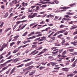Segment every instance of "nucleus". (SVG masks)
<instances>
[{
    "label": "nucleus",
    "instance_id": "obj_26",
    "mask_svg": "<svg viewBox=\"0 0 77 77\" xmlns=\"http://www.w3.org/2000/svg\"><path fill=\"white\" fill-rule=\"evenodd\" d=\"M45 67H42V66H41L40 67H39V69L40 70H42V69L45 68Z\"/></svg>",
    "mask_w": 77,
    "mask_h": 77
},
{
    "label": "nucleus",
    "instance_id": "obj_62",
    "mask_svg": "<svg viewBox=\"0 0 77 77\" xmlns=\"http://www.w3.org/2000/svg\"><path fill=\"white\" fill-rule=\"evenodd\" d=\"M12 10H13V8H12L9 10V12H11Z\"/></svg>",
    "mask_w": 77,
    "mask_h": 77
},
{
    "label": "nucleus",
    "instance_id": "obj_15",
    "mask_svg": "<svg viewBox=\"0 0 77 77\" xmlns=\"http://www.w3.org/2000/svg\"><path fill=\"white\" fill-rule=\"evenodd\" d=\"M47 50V49L45 48L43 50V51H41V53H45L46 51Z\"/></svg>",
    "mask_w": 77,
    "mask_h": 77
},
{
    "label": "nucleus",
    "instance_id": "obj_12",
    "mask_svg": "<svg viewBox=\"0 0 77 77\" xmlns=\"http://www.w3.org/2000/svg\"><path fill=\"white\" fill-rule=\"evenodd\" d=\"M65 40H62V41L61 42V45H65Z\"/></svg>",
    "mask_w": 77,
    "mask_h": 77
},
{
    "label": "nucleus",
    "instance_id": "obj_20",
    "mask_svg": "<svg viewBox=\"0 0 77 77\" xmlns=\"http://www.w3.org/2000/svg\"><path fill=\"white\" fill-rule=\"evenodd\" d=\"M11 28H8L7 29H6L5 30V32H8V31H9V30H11Z\"/></svg>",
    "mask_w": 77,
    "mask_h": 77
},
{
    "label": "nucleus",
    "instance_id": "obj_49",
    "mask_svg": "<svg viewBox=\"0 0 77 77\" xmlns=\"http://www.w3.org/2000/svg\"><path fill=\"white\" fill-rule=\"evenodd\" d=\"M54 2L56 4H58L59 3V1H54Z\"/></svg>",
    "mask_w": 77,
    "mask_h": 77
},
{
    "label": "nucleus",
    "instance_id": "obj_28",
    "mask_svg": "<svg viewBox=\"0 0 77 77\" xmlns=\"http://www.w3.org/2000/svg\"><path fill=\"white\" fill-rule=\"evenodd\" d=\"M8 68V66H6L5 67H4L2 69V71H5V69H6Z\"/></svg>",
    "mask_w": 77,
    "mask_h": 77
},
{
    "label": "nucleus",
    "instance_id": "obj_58",
    "mask_svg": "<svg viewBox=\"0 0 77 77\" xmlns=\"http://www.w3.org/2000/svg\"><path fill=\"white\" fill-rule=\"evenodd\" d=\"M19 36H20L19 35H16L15 37H14V38H16V39H17V38H18Z\"/></svg>",
    "mask_w": 77,
    "mask_h": 77
},
{
    "label": "nucleus",
    "instance_id": "obj_11",
    "mask_svg": "<svg viewBox=\"0 0 77 77\" xmlns=\"http://www.w3.org/2000/svg\"><path fill=\"white\" fill-rule=\"evenodd\" d=\"M66 51H65L64 52H63V53L62 54V56H61V57H66V56H65L64 55V54H66Z\"/></svg>",
    "mask_w": 77,
    "mask_h": 77
},
{
    "label": "nucleus",
    "instance_id": "obj_18",
    "mask_svg": "<svg viewBox=\"0 0 77 77\" xmlns=\"http://www.w3.org/2000/svg\"><path fill=\"white\" fill-rule=\"evenodd\" d=\"M48 59H51L52 60H51V59H53V57L52 56H49L48 57Z\"/></svg>",
    "mask_w": 77,
    "mask_h": 77
},
{
    "label": "nucleus",
    "instance_id": "obj_10",
    "mask_svg": "<svg viewBox=\"0 0 77 77\" xmlns=\"http://www.w3.org/2000/svg\"><path fill=\"white\" fill-rule=\"evenodd\" d=\"M13 60L14 61V63H16V62H18V61L19 60V58H16L15 59H14Z\"/></svg>",
    "mask_w": 77,
    "mask_h": 77
},
{
    "label": "nucleus",
    "instance_id": "obj_46",
    "mask_svg": "<svg viewBox=\"0 0 77 77\" xmlns=\"http://www.w3.org/2000/svg\"><path fill=\"white\" fill-rule=\"evenodd\" d=\"M68 8H69V7H62V9H68Z\"/></svg>",
    "mask_w": 77,
    "mask_h": 77
},
{
    "label": "nucleus",
    "instance_id": "obj_34",
    "mask_svg": "<svg viewBox=\"0 0 77 77\" xmlns=\"http://www.w3.org/2000/svg\"><path fill=\"white\" fill-rule=\"evenodd\" d=\"M8 15H9V14L8 13H7L4 15V18H6V17L8 16Z\"/></svg>",
    "mask_w": 77,
    "mask_h": 77
},
{
    "label": "nucleus",
    "instance_id": "obj_47",
    "mask_svg": "<svg viewBox=\"0 0 77 77\" xmlns=\"http://www.w3.org/2000/svg\"><path fill=\"white\" fill-rule=\"evenodd\" d=\"M3 24H4V23L2 22L1 25H0V27H3Z\"/></svg>",
    "mask_w": 77,
    "mask_h": 77
},
{
    "label": "nucleus",
    "instance_id": "obj_42",
    "mask_svg": "<svg viewBox=\"0 0 77 77\" xmlns=\"http://www.w3.org/2000/svg\"><path fill=\"white\" fill-rule=\"evenodd\" d=\"M62 36H63V35L60 34L57 36V38H61Z\"/></svg>",
    "mask_w": 77,
    "mask_h": 77
},
{
    "label": "nucleus",
    "instance_id": "obj_60",
    "mask_svg": "<svg viewBox=\"0 0 77 77\" xmlns=\"http://www.w3.org/2000/svg\"><path fill=\"white\" fill-rule=\"evenodd\" d=\"M73 23H74V22L73 21H72L71 22L69 23V24H73Z\"/></svg>",
    "mask_w": 77,
    "mask_h": 77
},
{
    "label": "nucleus",
    "instance_id": "obj_41",
    "mask_svg": "<svg viewBox=\"0 0 77 77\" xmlns=\"http://www.w3.org/2000/svg\"><path fill=\"white\" fill-rule=\"evenodd\" d=\"M11 54V52H9L7 55L5 56L6 57H8Z\"/></svg>",
    "mask_w": 77,
    "mask_h": 77
},
{
    "label": "nucleus",
    "instance_id": "obj_36",
    "mask_svg": "<svg viewBox=\"0 0 77 77\" xmlns=\"http://www.w3.org/2000/svg\"><path fill=\"white\" fill-rule=\"evenodd\" d=\"M27 25V24H25L23 25V26H22L21 28V29L22 30H23V29H24V27H25V26Z\"/></svg>",
    "mask_w": 77,
    "mask_h": 77
},
{
    "label": "nucleus",
    "instance_id": "obj_16",
    "mask_svg": "<svg viewBox=\"0 0 77 77\" xmlns=\"http://www.w3.org/2000/svg\"><path fill=\"white\" fill-rule=\"evenodd\" d=\"M4 48V46H2L1 48L0 49V51H2V50H3Z\"/></svg>",
    "mask_w": 77,
    "mask_h": 77
},
{
    "label": "nucleus",
    "instance_id": "obj_50",
    "mask_svg": "<svg viewBox=\"0 0 77 77\" xmlns=\"http://www.w3.org/2000/svg\"><path fill=\"white\" fill-rule=\"evenodd\" d=\"M29 45V44H28L26 45H24L23 46V48H24L25 47H26V46H27V45Z\"/></svg>",
    "mask_w": 77,
    "mask_h": 77
},
{
    "label": "nucleus",
    "instance_id": "obj_52",
    "mask_svg": "<svg viewBox=\"0 0 77 77\" xmlns=\"http://www.w3.org/2000/svg\"><path fill=\"white\" fill-rule=\"evenodd\" d=\"M1 8L2 9H5V6L4 5L1 6Z\"/></svg>",
    "mask_w": 77,
    "mask_h": 77
},
{
    "label": "nucleus",
    "instance_id": "obj_55",
    "mask_svg": "<svg viewBox=\"0 0 77 77\" xmlns=\"http://www.w3.org/2000/svg\"><path fill=\"white\" fill-rule=\"evenodd\" d=\"M13 56L12 55L10 56L7 58V59H11L12 57H13Z\"/></svg>",
    "mask_w": 77,
    "mask_h": 77
},
{
    "label": "nucleus",
    "instance_id": "obj_23",
    "mask_svg": "<svg viewBox=\"0 0 77 77\" xmlns=\"http://www.w3.org/2000/svg\"><path fill=\"white\" fill-rule=\"evenodd\" d=\"M77 26H75L74 27L70 28L71 30H72V29H76L77 28Z\"/></svg>",
    "mask_w": 77,
    "mask_h": 77
},
{
    "label": "nucleus",
    "instance_id": "obj_56",
    "mask_svg": "<svg viewBox=\"0 0 77 77\" xmlns=\"http://www.w3.org/2000/svg\"><path fill=\"white\" fill-rule=\"evenodd\" d=\"M21 41H18L17 42V45H19V44L20 43H21Z\"/></svg>",
    "mask_w": 77,
    "mask_h": 77
},
{
    "label": "nucleus",
    "instance_id": "obj_2",
    "mask_svg": "<svg viewBox=\"0 0 77 77\" xmlns=\"http://www.w3.org/2000/svg\"><path fill=\"white\" fill-rule=\"evenodd\" d=\"M6 63L2 64L0 65V69H1V68H2L3 67H4V66H6Z\"/></svg>",
    "mask_w": 77,
    "mask_h": 77
},
{
    "label": "nucleus",
    "instance_id": "obj_45",
    "mask_svg": "<svg viewBox=\"0 0 77 77\" xmlns=\"http://www.w3.org/2000/svg\"><path fill=\"white\" fill-rule=\"evenodd\" d=\"M5 60L4 59H2V60H1L0 61V63H3V62H4V61H5Z\"/></svg>",
    "mask_w": 77,
    "mask_h": 77
},
{
    "label": "nucleus",
    "instance_id": "obj_4",
    "mask_svg": "<svg viewBox=\"0 0 77 77\" xmlns=\"http://www.w3.org/2000/svg\"><path fill=\"white\" fill-rule=\"evenodd\" d=\"M16 69V68L14 67L11 71L10 72V74H12V73H13L15 71V70Z\"/></svg>",
    "mask_w": 77,
    "mask_h": 77
},
{
    "label": "nucleus",
    "instance_id": "obj_59",
    "mask_svg": "<svg viewBox=\"0 0 77 77\" xmlns=\"http://www.w3.org/2000/svg\"><path fill=\"white\" fill-rule=\"evenodd\" d=\"M12 2H10L9 3V5L11 6H12L13 5V4L12 3Z\"/></svg>",
    "mask_w": 77,
    "mask_h": 77
},
{
    "label": "nucleus",
    "instance_id": "obj_7",
    "mask_svg": "<svg viewBox=\"0 0 77 77\" xmlns=\"http://www.w3.org/2000/svg\"><path fill=\"white\" fill-rule=\"evenodd\" d=\"M75 59V57H74L71 60H69L68 62H73L74 61V60Z\"/></svg>",
    "mask_w": 77,
    "mask_h": 77
},
{
    "label": "nucleus",
    "instance_id": "obj_22",
    "mask_svg": "<svg viewBox=\"0 0 77 77\" xmlns=\"http://www.w3.org/2000/svg\"><path fill=\"white\" fill-rule=\"evenodd\" d=\"M28 12H32V8H29Z\"/></svg>",
    "mask_w": 77,
    "mask_h": 77
},
{
    "label": "nucleus",
    "instance_id": "obj_43",
    "mask_svg": "<svg viewBox=\"0 0 77 77\" xmlns=\"http://www.w3.org/2000/svg\"><path fill=\"white\" fill-rule=\"evenodd\" d=\"M41 38L40 37H39V38H36L34 40L35 41H38L39 39H40V38Z\"/></svg>",
    "mask_w": 77,
    "mask_h": 77
},
{
    "label": "nucleus",
    "instance_id": "obj_8",
    "mask_svg": "<svg viewBox=\"0 0 77 77\" xmlns=\"http://www.w3.org/2000/svg\"><path fill=\"white\" fill-rule=\"evenodd\" d=\"M54 45L55 46H60V45H61L59 44V42H56V43L54 44Z\"/></svg>",
    "mask_w": 77,
    "mask_h": 77
},
{
    "label": "nucleus",
    "instance_id": "obj_1",
    "mask_svg": "<svg viewBox=\"0 0 77 77\" xmlns=\"http://www.w3.org/2000/svg\"><path fill=\"white\" fill-rule=\"evenodd\" d=\"M38 15V13H34L33 15L30 16V18H34V17H35L36 16H37Z\"/></svg>",
    "mask_w": 77,
    "mask_h": 77
},
{
    "label": "nucleus",
    "instance_id": "obj_61",
    "mask_svg": "<svg viewBox=\"0 0 77 77\" xmlns=\"http://www.w3.org/2000/svg\"><path fill=\"white\" fill-rule=\"evenodd\" d=\"M13 16V13H12L10 14L9 17L11 18L12 16Z\"/></svg>",
    "mask_w": 77,
    "mask_h": 77
},
{
    "label": "nucleus",
    "instance_id": "obj_39",
    "mask_svg": "<svg viewBox=\"0 0 77 77\" xmlns=\"http://www.w3.org/2000/svg\"><path fill=\"white\" fill-rule=\"evenodd\" d=\"M73 76V75L70 74V75H67V77H72Z\"/></svg>",
    "mask_w": 77,
    "mask_h": 77
},
{
    "label": "nucleus",
    "instance_id": "obj_27",
    "mask_svg": "<svg viewBox=\"0 0 77 77\" xmlns=\"http://www.w3.org/2000/svg\"><path fill=\"white\" fill-rule=\"evenodd\" d=\"M39 9V7L38 6L36 7V9L35 10V11H37Z\"/></svg>",
    "mask_w": 77,
    "mask_h": 77
},
{
    "label": "nucleus",
    "instance_id": "obj_24",
    "mask_svg": "<svg viewBox=\"0 0 77 77\" xmlns=\"http://www.w3.org/2000/svg\"><path fill=\"white\" fill-rule=\"evenodd\" d=\"M37 47V45H32V48H35Z\"/></svg>",
    "mask_w": 77,
    "mask_h": 77
},
{
    "label": "nucleus",
    "instance_id": "obj_30",
    "mask_svg": "<svg viewBox=\"0 0 77 77\" xmlns=\"http://www.w3.org/2000/svg\"><path fill=\"white\" fill-rule=\"evenodd\" d=\"M18 51V50H17L15 49V50H14L13 53H14V54L16 53H17V52Z\"/></svg>",
    "mask_w": 77,
    "mask_h": 77
},
{
    "label": "nucleus",
    "instance_id": "obj_13",
    "mask_svg": "<svg viewBox=\"0 0 77 77\" xmlns=\"http://www.w3.org/2000/svg\"><path fill=\"white\" fill-rule=\"evenodd\" d=\"M50 63L53 66H54V65H56L57 64V63H52V62H51Z\"/></svg>",
    "mask_w": 77,
    "mask_h": 77
},
{
    "label": "nucleus",
    "instance_id": "obj_21",
    "mask_svg": "<svg viewBox=\"0 0 77 77\" xmlns=\"http://www.w3.org/2000/svg\"><path fill=\"white\" fill-rule=\"evenodd\" d=\"M27 32H26L25 33L22 35V36H26V35H27Z\"/></svg>",
    "mask_w": 77,
    "mask_h": 77
},
{
    "label": "nucleus",
    "instance_id": "obj_51",
    "mask_svg": "<svg viewBox=\"0 0 77 77\" xmlns=\"http://www.w3.org/2000/svg\"><path fill=\"white\" fill-rule=\"evenodd\" d=\"M22 6L23 7H25V3L24 2H23L22 3Z\"/></svg>",
    "mask_w": 77,
    "mask_h": 77
},
{
    "label": "nucleus",
    "instance_id": "obj_37",
    "mask_svg": "<svg viewBox=\"0 0 77 77\" xmlns=\"http://www.w3.org/2000/svg\"><path fill=\"white\" fill-rule=\"evenodd\" d=\"M14 44H15V42H13L12 43H11L10 44V46L12 47L14 45Z\"/></svg>",
    "mask_w": 77,
    "mask_h": 77
},
{
    "label": "nucleus",
    "instance_id": "obj_64",
    "mask_svg": "<svg viewBox=\"0 0 77 77\" xmlns=\"http://www.w3.org/2000/svg\"><path fill=\"white\" fill-rule=\"evenodd\" d=\"M74 56H76L77 55V52H75L74 54H73Z\"/></svg>",
    "mask_w": 77,
    "mask_h": 77
},
{
    "label": "nucleus",
    "instance_id": "obj_40",
    "mask_svg": "<svg viewBox=\"0 0 77 77\" xmlns=\"http://www.w3.org/2000/svg\"><path fill=\"white\" fill-rule=\"evenodd\" d=\"M2 46H3L4 47V48H5V47H7V45H5V44L4 43L2 45Z\"/></svg>",
    "mask_w": 77,
    "mask_h": 77
},
{
    "label": "nucleus",
    "instance_id": "obj_14",
    "mask_svg": "<svg viewBox=\"0 0 77 77\" xmlns=\"http://www.w3.org/2000/svg\"><path fill=\"white\" fill-rule=\"evenodd\" d=\"M66 30H61L60 31H58V33H64L65 32Z\"/></svg>",
    "mask_w": 77,
    "mask_h": 77
},
{
    "label": "nucleus",
    "instance_id": "obj_48",
    "mask_svg": "<svg viewBox=\"0 0 77 77\" xmlns=\"http://www.w3.org/2000/svg\"><path fill=\"white\" fill-rule=\"evenodd\" d=\"M41 3L42 4H46V2H43V1H41Z\"/></svg>",
    "mask_w": 77,
    "mask_h": 77
},
{
    "label": "nucleus",
    "instance_id": "obj_57",
    "mask_svg": "<svg viewBox=\"0 0 77 77\" xmlns=\"http://www.w3.org/2000/svg\"><path fill=\"white\" fill-rule=\"evenodd\" d=\"M47 63V62H46V63H42V64L43 65H44L45 66V65H46V64Z\"/></svg>",
    "mask_w": 77,
    "mask_h": 77
},
{
    "label": "nucleus",
    "instance_id": "obj_31",
    "mask_svg": "<svg viewBox=\"0 0 77 77\" xmlns=\"http://www.w3.org/2000/svg\"><path fill=\"white\" fill-rule=\"evenodd\" d=\"M75 64H76V63H75V62H74V63H73L72 65V66H75Z\"/></svg>",
    "mask_w": 77,
    "mask_h": 77
},
{
    "label": "nucleus",
    "instance_id": "obj_9",
    "mask_svg": "<svg viewBox=\"0 0 77 77\" xmlns=\"http://www.w3.org/2000/svg\"><path fill=\"white\" fill-rule=\"evenodd\" d=\"M62 70L64 71H68V69L67 68H63L62 69Z\"/></svg>",
    "mask_w": 77,
    "mask_h": 77
},
{
    "label": "nucleus",
    "instance_id": "obj_25",
    "mask_svg": "<svg viewBox=\"0 0 77 77\" xmlns=\"http://www.w3.org/2000/svg\"><path fill=\"white\" fill-rule=\"evenodd\" d=\"M64 17H66V18H71V17H69V15H64Z\"/></svg>",
    "mask_w": 77,
    "mask_h": 77
},
{
    "label": "nucleus",
    "instance_id": "obj_19",
    "mask_svg": "<svg viewBox=\"0 0 77 77\" xmlns=\"http://www.w3.org/2000/svg\"><path fill=\"white\" fill-rule=\"evenodd\" d=\"M30 60H31V59H30L25 60H23V62H28V61Z\"/></svg>",
    "mask_w": 77,
    "mask_h": 77
},
{
    "label": "nucleus",
    "instance_id": "obj_53",
    "mask_svg": "<svg viewBox=\"0 0 77 77\" xmlns=\"http://www.w3.org/2000/svg\"><path fill=\"white\" fill-rule=\"evenodd\" d=\"M42 36V34H38L36 35L37 37H38V36Z\"/></svg>",
    "mask_w": 77,
    "mask_h": 77
},
{
    "label": "nucleus",
    "instance_id": "obj_6",
    "mask_svg": "<svg viewBox=\"0 0 77 77\" xmlns=\"http://www.w3.org/2000/svg\"><path fill=\"white\" fill-rule=\"evenodd\" d=\"M12 3L13 4H17L18 2H17V0H14L12 1Z\"/></svg>",
    "mask_w": 77,
    "mask_h": 77
},
{
    "label": "nucleus",
    "instance_id": "obj_5",
    "mask_svg": "<svg viewBox=\"0 0 77 77\" xmlns=\"http://www.w3.org/2000/svg\"><path fill=\"white\" fill-rule=\"evenodd\" d=\"M32 64V63L31 62L29 63H27V64H26L25 65V66H30V65H31Z\"/></svg>",
    "mask_w": 77,
    "mask_h": 77
},
{
    "label": "nucleus",
    "instance_id": "obj_29",
    "mask_svg": "<svg viewBox=\"0 0 77 77\" xmlns=\"http://www.w3.org/2000/svg\"><path fill=\"white\" fill-rule=\"evenodd\" d=\"M63 27H64V25H61L60 26V29L63 28Z\"/></svg>",
    "mask_w": 77,
    "mask_h": 77
},
{
    "label": "nucleus",
    "instance_id": "obj_63",
    "mask_svg": "<svg viewBox=\"0 0 77 77\" xmlns=\"http://www.w3.org/2000/svg\"><path fill=\"white\" fill-rule=\"evenodd\" d=\"M76 34H77V31L73 33V35H75Z\"/></svg>",
    "mask_w": 77,
    "mask_h": 77
},
{
    "label": "nucleus",
    "instance_id": "obj_54",
    "mask_svg": "<svg viewBox=\"0 0 77 77\" xmlns=\"http://www.w3.org/2000/svg\"><path fill=\"white\" fill-rule=\"evenodd\" d=\"M21 21H18L17 22H16V24H20V23H21Z\"/></svg>",
    "mask_w": 77,
    "mask_h": 77
},
{
    "label": "nucleus",
    "instance_id": "obj_17",
    "mask_svg": "<svg viewBox=\"0 0 77 77\" xmlns=\"http://www.w3.org/2000/svg\"><path fill=\"white\" fill-rule=\"evenodd\" d=\"M54 17V16H53V15H52L51 14H49L48 15L47 17V18H49V17Z\"/></svg>",
    "mask_w": 77,
    "mask_h": 77
},
{
    "label": "nucleus",
    "instance_id": "obj_44",
    "mask_svg": "<svg viewBox=\"0 0 77 77\" xmlns=\"http://www.w3.org/2000/svg\"><path fill=\"white\" fill-rule=\"evenodd\" d=\"M50 38L51 39H52V40H55L56 38L55 37H50Z\"/></svg>",
    "mask_w": 77,
    "mask_h": 77
},
{
    "label": "nucleus",
    "instance_id": "obj_33",
    "mask_svg": "<svg viewBox=\"0 0 77 77\" xmlns=\"http://www.w3.org/2000/svg\"><path fill=\"white\" fill-rule=\"evenodd\" d=\"M69 51L70 52H73V51H74V49H69Z\"/></svg>",
    "mask_w": 77,
    "mask_h": 77
},
{
    "label": "nucleus",
    "instance_id": "obj_35",
    "mask_svg": "<svg viewBox=\"0 0 77 77\" xmlns=\"http://www.w3.org/2000/svg\"><path fill=\"white\" fill-rule=\"evenodd\" d=\"M12 59H11L9 60H8V61H7L5 62V63H6V64L8 63H9V62H11V61H12Z\"/></svg>",
    "mask_w": 77,
    "mask_h": 77
},
{
    "label": "nucleus",
    "instance_id": "obj_32",
    "mask_svg": "<svg viewBox=\"0 0 77 77\" xmlns=\"http://www.w3.org/2000/svg\"><path fill=\"white\" fill-rule=\"evenodd\" d=\"M43 41H45L46 40V38L44 36L41 37Z\"/></svg>",
    "mask_w": 77,
    "mask_h": 77
},
{
    "label": "nucleus",
    "instance_id": "obj_38",
    "mask_svg": "<svg viewBox=\"0 0 77 77\" xmlns=\"http://www.w3.org/2000/svg\"><path fill=\"white\" fill-rule=\"evenodd\" d=\"M11 69H9V70H8V71L6 72V74H9V71H11Z\"/></svg>",
    "mask_w": 77,
    "mask_h": 77
},
{
    "label": "nucleus",
    "instance_id": "obj_3",
    "mask_svg": "<svg viewBox=\"0 0 77 77\" xmlns=\"http://www.w3.org/2000/svg\"><path fill=\"white\" fill-rule=\"evenodd\" d=\"M35 70H33L32 72H29V75H32L35 73Z\"/></svg>",
    "mask_w": 77,
    "mask_h": 77
}]
</instances>
